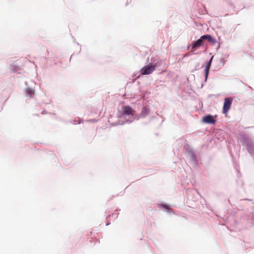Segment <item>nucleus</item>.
<instances>
[{"instance_id": "f03ea898", "label": "nucleus", "mask_w": 254, "mask_h": 254, "mask_svg": "<svg viewBox=\"0 0 254 254\" xmlns=\"http://www.w3.org/2000/svg\"><path fill=\"white\" fill-rule=\"evenodd\" d=\"M232 103V99L230 98H226L224 100V105L223 107V113L226 114L230 109Z\"/></svg>"}, {"instance_id": "f257e3e1", "label": "nucleus", "mask_w": 254, "mask_h": 254, "mask_svg": "<svg viewBox=\"0 0 254 254\" xmlns=\"http://www.w3.org/2000/svg\"><path fill=\"white\" fill-rule=\"evenodd\" d=\"M155 65H152L151 64L144 66L141 70V74L147 75L151 73L155 69Z\"/></svg>"}, {"instance_id": "39448f33", "label": "nucleus", "mask_w": 254, "mask_h": 254, "mask_svg": "<svg viewBox=\"0 0 254 254\" xmlns=\"http://www.w3.org/2000/svg\"><path fill=\"white\" fill-rule=\"evenodd\" d=\"M124 112L127 115H133L134 111L129 106H125L123 109Z\"/></svg>"}, {"instance_id": "1a4fd4ad", "label": "nucleus", "mask_w": 254, "mask_h": 254, "mask_svg": "<svg viewBox=\"0 0 254 254\" xmlns=\"http://www.w3.org/2000/svg\"><path fill=\"white\" fill-rule=\"evenodd\" d=\"M148 110L145 107H143L142 108V112H141L142 115L143 116H144V115H146L148 114Z\"/></svg>"}, {"instance_id": "423d86ee", "label": "nucleus", "mask_w": 254, "mask_h": 254, "mask_svg": "<svg viewBox=\"0 0 254 254\" xmlns=\"http://www.w3.org/2000/svg\"><path fill=\"white\" fill-rule=\"evenodd\" d=\"M212 59L213 57L211 58L209 61L207 62L206 66L205 68V76L206 79L207 78L209 73V71L211 66Z\"/></svg>"}, {"instance_id": "9d476101", "label": "nucleus", "mask_w": 254, "mask_h": 254, "mask_svg": "<svg viewBox=\"0 0 254 254\" xmlns=\"http://www.w3.org/2000/svg\"><path fill=\"white\" fill-rule=\"evenodd\" d=\"M26 91L30 95H32L34 94V91L31 88L27 89Z\"/></svg>"}, {"instance_id": "7ed1b4c3", "label": "nucleus", "mask_w": 254, "mask_h": 254, "mask_svg": "<svg viewBox=\"0 0 254 254\" xmlns=\"http://www.w3.org/2000/svg\"><path fill=\"white\" fill-rule=\"evenodd\" d=\"M203 44V40L200 37L199 39H198L196 41H193L191 43V51L194 52L195 50L198 47L202 46Z\"/></svg>"}, {"instance_id": "0eeeda50", "label": "nucleus", "mask_w": 254, "mask_h": 254, "mask_svg": "<svg viewBox=\"0 0 254 254\" xmlns=\"http://www.w3.org/2000/svg\"><path fill=\"white\" fill-rule=\"evenodd\" d=\"M201 37L203 40H207L208 42H211L212 43H214L215 42V40L214 39H213L211 36H210V35H203Z\"/></svg>"}, {"instance_id": "6e6552de", "label": "nucleus", "mask_w": 254, "mask_h": 254, "mask_svg": "<svg viewBox=\"0 0 254 254\" xmlns=\"http://www.w3.org/2000/svg\"><path fill=\"white\" fill-rule=\"evenodd\" d=\"M247 146H248L247 149L250 153H254V145L252 142H250L247 144Z\"/></svg>"}, {"instance_id": "20e7f679", "label": "nucleus", "mask_w": 254, "mask_h": 254, "mask_svg": "<svg viewBox=\"0 0 254 254\" xmlns=\"http://www.w3.org/2000/svg\"><path fill=\"white\" fill-rule=\"evenodd\" d=\"M202 121L204 123L207 124H215L216 121L214 119L213 117L211 115H207L203 118Z\"/></svg>"}, {"instance_id": "9b49d317", "label": "nucleus", "mask_w": 254, "mask_h": 254, "mask_svg": "<svg viewBox=\"0 0 254 254\" xmlns=\"http://www.w3.org/2000/svg\"><path fill=\"white\" fill-rule=\"evenodd\" d=\"M162 207L165 208V209H168L169 208V207L167 205H162Z\"/></svg>"}]
</instances>
